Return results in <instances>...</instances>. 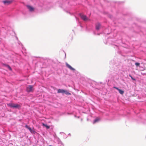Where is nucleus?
<instances>
[{
  "instance_id": "nucleus-1",
  "label": "nucleus",
  "mask_w": 146,
  "mask_h": 146,
  "mask_svg": "<svg viewBox=\"0 0 146 146\" xmlns=\"http://www.w3.org/2000/svg\"><path fill=\"white\" fill-rule=\"evenodd\" d=\"M7 105L11 108H19L20 107V106L18 104H16L14 103H9L7 104Z\"/></svg>"
},
{
  "instance_id": "nucleus-2",
  "label": "nucleus",
  "mask_w": 146,
  "mask_h": 146,
  "mask_svg": "<svg viewBox=\"0 0 146 146\" xmlns=\"http://www.w3.org/2000/svg\"><path fill=\"white\" fill-rule=\"evenodd\" d=\"M33 86L29 85L27 87L26 91L28 92H32L33 91Z\"/></svg>"
},
{
  "instance_id": "nucleus-3",
  "label": "nucleus",
  "mask_w": 146,
  "mask_h": 146,
  "mask_svg": "<svg viewBox=\"0 0 146 146\" xmlns=\"http://www.w3.org/2000/svg\"><path fill=\"white\" fill-rule=\"evenodd\" d=\"M80 16L81 18L84 21H86L89 20L88 19L85 15L80 14Z\"/></svg>"
},
{
  "instance_id": "nucleus-4",
  "label": "nucleus",
  "mask_w": 146,
  "mask_h": 146,
  "mask_svg": "<svg viewBox=\"0 0 146 146\" xmlns=\"http://www.w3.org/2000/svg\"><path fill=\"white\" fill-rule=\"evenodd\" d=\"M27 7L30 11L32 12L34 11V9L32 6L30 5H27Z\"/></svg>"
},
{
  "instance_id": "nucleus-5",
  "label": "nucleus",
  "mask_w": 146,
  "mask_h": 146,
  "mask_svg": "<svg viewBox=\"0 0 146 146\" xmlns=\"http://www.w3.org/2000/svg\"><path fill=\"white\" fill-rule=\"evenodd\" d=\"M66 66L70 70H75V69L72 68L71 66H70L69 64H68L67 63H66Z\"/></svg>"
},
{
  "instance_id": "nucleus-6",
  "label": "nucleus",
  "mask_w": 146,
  "mask_h": 146,
  "mask_svg": "<svg viewBox=\"0 0 146 146\" xmlns=\"http://www.w3.org/2000/svg\"><path fill=\"white\" fill-rule=\"evenodd\" d=\"M3 2L5 5H8L11 3L12 2V1L8 0H5L3 1Z\"/></svg>"
},
{
  "instance_id": "nucleus-7",
  "label": "nucleus",
  "mask_w": 146,
  "mask_h": 146,
  "mask_svg": "<svg viewBox=\"0 0 146 146\" xmlns=\"http://www.w3.org/2000/svg\"><path fill=\"white\" fill-rule=\"evenodd\" d=\"M25 127L27 128L30 131L31 133H34L35 131L33 130H32L31 128L29 127L28 125H26L25 126Z\"/></svg>"
},
{
  "instance_id": "nucleus-8",
  "label": "nucleus",
  "mask_w": 146,
  "mask_h": 146,
  "mask_svg": "<svg viewBox=\"0 0 146 146\" xmlns=\"http://www.w3.org/2000/svg\"><path fill=\"white\" fill-rule=\"evenodd\" d=\"M101 27V25L99 23H98L96 25V29L97 30H98L100 29Z\"/></svg>"
},
{
  "instance_id": "nucleus-9",
  "label": "nucleus",
  "mask_w": 146,
  "mask_h": 146,
  "mask_svg": "<svg viewBox=\"0 0 146 146\" xmlns=\"http://www.w3.org/2000/svg\"><path fill=\"white\" fill-rule=\"evenodd\" d=\"M64 90L59 89L58 90L57 93H64Z\"/></svg>"
},
{
  "instance_id": "nucleus-10",
  "label": "nucleus",
  "mask_w": 146,
  "mask_h": 146,
  "mask_svg": "<svg viewBox=\"0 0 146 146\" xmlns=\"http://www.w3.org/2000/svg\"><path fill=\"white\" fill-rule=\"evenodd\" d=\"M42 125L43 126L45 127L47 129H49L50 127L49 126H48L47 125L45 124L44 123H42Z\"/></svg>"
},
{
  "instance_id": "nucleus-11",
  "label": "nucleus",
  "mask_w": 146,
  "mask_h": 146,
  "mask_svg": "<svg viewBox=\"0 0 146 146\" xmlns=\"http://www.w3.org/2000/svg\"><path fill=\"white\" fill-rule=\"evenodd\" d=\"M118 91L119 93L122 95L124 93V92L123 90L120 89H119Z\"/></svg>"
},
{
  "instance_id": "nucleus-12",
  "label": "nucleus",
  "mask_w": 146,
  "mask_h": 146,
  "mask_svg": "<svg viewBox=\"0 0 146 146\" xmlns=\"http://www.w3.org/2000/svg\"><path fill=\"white\" fill-rule=\"evenodd\" d=\"M64 93L66 95H70L71 94L68 92L67 91L64 90Z\"/></svg>"
},
{
  "instance_id": "nucleus-13",
  "label": "nucleus",
  "mask_w": 146,
  "mask_h": 146,
  "mask_svg": "<svg viewBox=\"0 0 146 146\" xmlns=\"http://www.w3.org/2000/svg\"><path fill=\"white\" fill-rule=\"evenodd\" d=\"M5 66L7 68H8L10 70H12V68H11L10 67V66H9V65H5Z\"/></svg>"
},
{
  "instance_id": "nucleus-14",
  "label": "nucleus",
  "mask_w": 146,
  "mask_h": 146,
  "mask_svg": "<svg viewBox=\"0 0 146 146\" xmlns=\"http://www.w3.org/2000/svg\"><path fill=\"white\" fill-rule=\"evenodd\" d=\"M140 63L138 62H136L135 63V65L137 66H139L140 67Z\"/></svg>"
},
{
  "instance_id": "nucleus-15",
  "label": "nucleus",
  "mask_w": 146,
  "mask_h": 146,
  "mask_svg": "<svg viewBox=\"0 0 146 146\" xmlns=\"http://www.w3.org/2000/svg\"><path fill=\"white\" fill-rule=\"evenodd\" d=\"M98 121H99V119H95V120L94 121V123H95L97 122Z\"/></svg>"
},
{
  "instance_id": "nucleus-16",
  "label": "nucleus",
  "mask_w": 146,
  "mask_h": 146,
  "mask_svg": "<svg viewBox=\"0 0 146 146\" xmlns=\"http://www.w3.org/2000/svg\"><path fill=\"white\" fill-rule=\"evenodd\" d=\"M129 76L130 77H131V78L132 80H135V79L134 78H133V77L130 75H129Z\"/></svg>"
},
{
  "instance_id": "nucleus-17",
  "label": "nucleus",
  "mask_w": 146,
  "mask_h": 146,
  "mask_svg": "<svg viewBox=\"0 0 146 146\" xmlns=\"http://www.w3.org/2000/svg\"><path fill=\"white\" fill-rule=\"evenodd\" d=\"M113 88H115V89H117L118 91H119V90L120 89H119L118 88H117V87H113Z\"/></svg>"
},
{
  "instance_id": "nucleus-18",
  "label": "nucleus",
  "mask_w": 146,
  "mask_h": 146,
  "mask_svg": "<svg viewBox=\"0 0 146 146\" xmlns=\"http://www.w3.org/2000/svg\"><path fill=\"white\" fill-rule=\"evenodd\" d=\"M146 70L145 68H143L141 70Z\"/></svg>"
},
{
  "instance_id": "nucleus-19",
  "label": "nucleus",
  "mask_w": 146,
  "mask_h": 146,
  "mask_svg": "<svg viewBox=\"0 0 146 146\" xmlns=\"http://www.w3.org/2000/svg\"><path fill=\"white\" fill-rule=\"evenodd\" d=\"M48 146H52L51 145H49Z\"/></svg>"
}]
</instances>
